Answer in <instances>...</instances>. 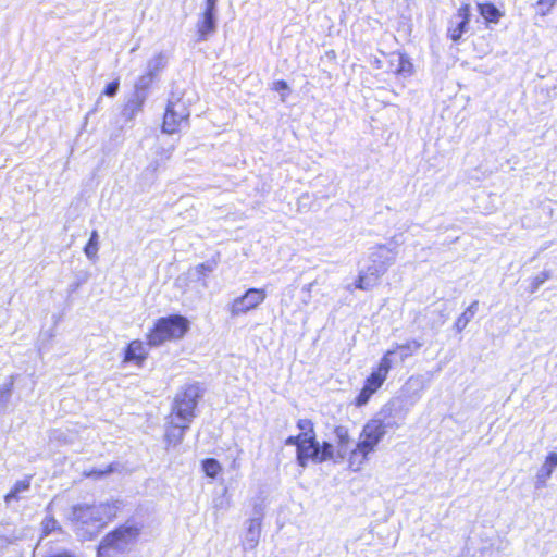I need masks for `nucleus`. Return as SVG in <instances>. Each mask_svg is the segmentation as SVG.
Listing matches in <instances>:
<instances>
[{
	"label": "nucleus",
	"instance_id": "obj_1",
	"mask_svg": "<svg viewBox=\"0 0 557 557\" xmlns=\"http://www.w3.org/2000/svg\"><path fill=\"white\" fill-rule=\"evenodd\" d=\"M299 434L288 436L286 445L296 447V460L300 467H307L309 462L322 463L327 460L338 462L344 460L343 451L338 450L335 444L327 441L321 444L317 442L314 423L311 419H299L297 421Z\"/></svg>",
	"mask_w": 557,
	"mask_h": 557
},
{
	"label": "nucleus",
	"instance_id": "obj_2",
	"mask_svg": "<svg viewBox=\"0 0 557 557\" xmlns=\"http://www.w3.org/2000/svg\"><path fill=\"white\" fill-rule=\"evenodd\" d=\"M190 330V321L182 314H169L157 319L146 334L148 346L158 347L166 342L185 337Z\"/></svg>",
	"mask_w": 557,
	"mask_h": 557
},
{
	"label": "nucleus",
	"instance_id": "obj_3",
	"mask_svg": "<svg viewBox=\"0 0 557 557\" xmlns=\"http://www.w3.org/2000/svg\"><path fill=\"white\" fill-rule=\"evenodd\" d=\"M141 528L137 523H123L108 532L97 547V557H114L137 541Z\"/></svg>",
	"mask_w": 557,
	"mask_h": 557
},
{
	"label": "nucleus",
	"instance_id": "obj_4",
	"mask_svg": "<svg viewBox=\"0 0 557 557\" xmlns=\"http://www.w3.org/2000/svg\"><path fill=\"white\" fill-rule=\"evenodd\" d=\"M395 350H387L381 357L379 363L372 369L366 377L363 385L354 399L356 407H362L368 404L370 398L383 386L393 368L392 356Z\"/></svg>",
	"mask_w": 557,
	"mask_h": 557
},
{
	"label": "nucleus",
	"instance_id": "obj_5",
	"mask_svg": "<svg viewBox=\"0 0 557 557\" xmlns=\"http://www.w3.org/2000/svg\"><path fill=\"white\" fill-rule=\"evenodd\" d=\"M202 397V389L199 384H187L174 396L169 414L191 422L196 417V409L199 399Z\"/></svg>",
	"mask_w": 557,
	"mask_h": 557
},
{
	"label": "nucleus",
	"instance_id": "obj_6",
	"mask_svg": "<svg viewBox=\"0 0 557 557\" xmlns=\"http://www.w3.org/2000/svg\"><path fill=\"white\" fill-rule=\"evenodd\" d=\"M265 298L267 292L264 288L251 287L243 295L234 298L228 304L227 310L232 317H240L256 310L264 302Z\"/></svg>",
	"mask_w": 557,
	"mask_h": 557
},
{
	"label": "nucleus",
	"instance_id": "obj_7",
	"mask_svg": "<svg viewBox=\"0 0 557 557\" xmlns=\"http://www.w3.org/2000/svg\"><path fill=\"white\" fill-rule=\"evenodd\" d=\"M189 119V110L186 103L176 98L170 100L166 104V109L162 121V132L166 134L177 133L183 124H186Z\"/></svg>",
	"mask_w": 557,
	"mask_h": 557
},
{
	"label": "nucleus",
	"instance_id": "obj_8",
	"mask_svg": "<svg viewBox=\"0 0 557 557\" xmlns=\"http://www.w3.org/2000/svg\"><path fill=\"white\" fill-rule=\"evenodd\" d=\"M387 432V425L383 419L371 418L362 426L357 444L368 449L372 454L376 450L379 444Z\"/></svg>",
	"mask_w": 557,
	"mask_h": 557
},
{
	"label": "nucleus",
	"instance_id": "obj_9",
	"mask_svg": "<svg viewBox=\"0 0 557 557\" xmlns=\"http://www.w3.org/2000/svg\"><path fill=\"white\" fill-rule=\"evenodd\" d=\"M457 20H450L447 25L446 36L454 44H458L467 32L471 20V7L462 3L456 12Z\"/></svg>",
	"mask_w": 557,
	"mask_h": 557
},
{
	"label": "nucleus",
	"instance_id": "obj_10",
	"mask_svg": "<svg viewBox=\"0 0 557 557\" xmlns=\"http://www.w3.org/2000/svg\"><path fill=\"white\" fill-rule=\"evenodd\" d=\"M190 423L191 422H187L178 418H172L171 414H168L163 435L165 449H171L182 444L184 435L189 429Z\"/></svg>",
	"mask_w": 557,
	"mask_h": 557
},
{
	"label": "nucleus",
	"instance_id": "obj_11",
	"mask_svg": "<svg viewBox=\"0 0 557 557\" xmlns=\"http://www.w3.org/2000/svg\"><path fill=\"white\" fill-rule=\"evenodd\" d=\"M146 345L148 344L140 339L131 341L124 348L123 362L143 367L149 355Z\"/></svg>",
	"mask_w": 557,
	"mask_h": 557
},
{
	"label": "nucleus",
	"instance_id": "obj_12",
	"mask_svg": "<svg viewBox=\"0 0 557 557\" xmlns=\"http://www.w3.org/2000/svg\"><path fill=\"white\" fill-rule=\"evenodd\" d=\"M371 454V451L356 443L352 449L346 451L344 459H346L347 469L352 472L361 471L369 461Z\"/></svg>",
	"mask_w": 557,
	"mask_h": 557
},
{
	"label": "nucleus",
	"instance_id": "obj_13",
	"mask_svg": "<svg viewBox=\"0 0 557 557\" xmlns=\"http://www.w3.org/2000/svg\"><path fill=\"white\" fill-rule=\"evenodd\" d=\"M385 272L383 267L371 265L366 271L360 272L355 281V287L360 290H368L375 286L380 277Z\"/></svg>",
	"mask_w": 557,
	"mask_h": 557
},
{
	"label": "nucleus",
	"instance_id": "obj_14",
	"mask_svg": "<svg viewBox=\"0 0 557 557\" xmlns=\"http://www.w3.org/2000/svg\"><path fill=\"white\" fill-rule=\"evenodd\" d=\"M557 468V453L550 451L546 455L541 468L537 470L535 475V487L543 488L547 485V481L550 479L553 472Z\"/></svg>",
	"mask_w": 557,
	"mask_h": 557
},
{
	"label": "nucleus",
	"instance_id": "obj_15",
	"mask_svg": "<svg viewBox=\"0 0 557 557\" xmlns=\"http://www.w3.org/2000/svg\"><path fill=\"white\" fill-rule=\"evenodd\" d=\"M215 30L214 13L205 11L196 24L198 40H206Z\"/></svg>",
	"mask_w": 557,
	"mask_h": 557
},
{
	"label": "nucleus",
	"instance_id": "obj_16",
	"mask_svg": "<svg viewBox=\"0 0 557 557\" xmlns=\"http://www.w3.org/2000/svg\"><path fill=\"white\" fill-rule=\"evenodd\" d=\"M476 10L479 14L482 16L485 24H497L500 18L504 16V13L490 1L479 2L476 4Z\"/></svg>",
	"mask_w": 557,
	"mask_h": 557
},
{
	"label": "nucleus",
	"instance_id": "obj_17",
	"mask_svg": "<svg viewBox=\"0 0 557 557\" xmlns=\"http://www.w3.org/2000/svg\"><path fill=\"white\" fill-rule=\"evenodd\" d=\"M332 433L334 435L336 448L343 451V457L345 458L346 451L352 442L349 428L343 424H338L333 428Z\"/></svg>",
	"mask_w": 557,
	"mask_h": 557
},
{
	"label": "nucleus",
	"instance_id": "obj_18",
	"mask_svg": "<svg viewBox=\"0 0 557 557\" xmlns=\"http://www.w3.org/2000/svg\"><path fill=\"white\" fill-rule=\"evenodd\" d=\"M33 475H26L22 480L16 481L10 491L4 494L3 500L5 504H11L13 500H20V494L23 492H27L30 488Z\"/></svg>",
	"mask_w": 557,
	"mask_h": 557
},
{
	"label": "nucleus",
	"instance_id": "obj_19",
	"mask_svg": "<svg viewBox=\"0 0 557 557\" xmlns=\"http://www.w3.org/2000/svg\"><path fill=\"white\" fill-rule=\"evenodd\" d=\"M479 307V301H472L465 311L456 319L454 327L457 332L466 329L468 323L474 318Z\"/></svg>",
	"mask_w": 557,
	"mask_h": 557
},
{
	"label": "nucleus",
	"instance_id": "obj_20",
	"mask_svg": "<svg viewBox=\"0 0 557 557\" xmlns=\"http://www.w3.org/2000/svg\"><path fill=\"white\" fill-rule=\"evenodd\" d=\"M201 468L205 474L211 479H215L223 470L221 463L214 458L203 459L201 461Z\"/></svg>",
	"mask_w": 557,
	"mask_h": 557
},
{
	"label": "nucleus",
	"instance_id": "obj_21",
	"mask_svg": "<svg viewBox=\"0 0 557 557\" xmlns=\"http://www.w3.org/2000/svg\"><path fill=\"white\" fill-rule=\"evenodd\" d=\"M394 73L397 76H410L413 73V64L409 58L405 54H400L398 58V65Z\"/></svg>",
	"mask_w": 557,
	"mask_h": 557
},
{
	"label": "nucleus",
	"instance_id": "obj_22",
	"mask_svg": "<svg viewBox=\"0 0 557 557\" xmlns=\"http://www.w3.org/2000/svg\"><path fill=\"white\" fill-rule=\"evenodd\" d=\"M556 3L557 0H537L535 3L536 14L541 17L548 15L553 11Z\"/></svg>",
	"mask_w": 557,
	"mask_h": 557
},
{
	"label": "nucleus",
	"instance_id": "obj_23",
	"mask_svg": "<svg viewBox=\"0 0 557 557\" xmlns=\"http://www.w3.org/2000/svg\"><path fill=\"white\" fill-rule=\"evenodd\" d=\"M84 252L88 258H95L98 252V233L97 231H92L89 237V240L84 247Z\"/></svg>",
	"mask_w": 557,
	"mask_h": 557
},
{
	"label": "nucleus",
	"instance_id": "obj_24",
	"mask_svg": "<svg viewBox=\"0 0 557 557\" xmlns=\"http://www.w3.org/2000/svg\"><path fill=\"white\" fill-rule=\"evenodd\" d=\"M115 470V466L113 463L108 465L104 469H90L89 471H86L84 475L86 478L91 479H101L110 473H112Z\"/></svg>",
	"mask_w": 557,
	"mask_h": 557
},
{
	"label": "nucleus",
	"instance_id": "obj_25",
	"mask_svg": "<svg viewBox=\"0 0 557 557\" xmlns=\"http://www.w3.org/2000/svg\"><path fill=\"white\" fill-rule=\"evenodd\" d=\"M101 509L103 510L104 516L107 517V521L102 522L100 527H104L109 521H113L117 518L119 507L115 504H101Z\"/></svg>",
	"mask_w": 557,
	"mask_h": 557
},
{
	"label": "nucleus",
	"instance_id": "obj_26",
	"mask_svg": "<svg viewBox=\"0 0 557 557\" xmlns=\"http://www.w3.org/2000/svg\"><path fill=\"white\" fill-rule=\"evenodd\" d=\"M419 346L420 345L417 342H408V343H405V344H401V345H397L392 350H395V352L397 350H400V351L404 352V357H407V356L411 355L413 349L419 348Z\"/></svg>",
	"mask_w": 557,
	"mask_h": 557
},
{
	"label": "nucleus",
	"instance_id": "obj_27",
	"mask_svg": "<svg viewBox=\"0 0 557 557\" xmlns=\"http://www.w3.org/2000/svg\"><path fill=\"white\" fill-rule=\"evenodd\" d=\"M550 277L548 272H542L537 276L533 277L531 281L530 292H535L544 282H546Z\"/></svg>",
	"mask_w": 557,
	"mask_h": 557
},
{
	"label": "nucleus",
	"instance_id": "obj_28",
	"mask_svg": "<svg viewBox=\"0 0 557 557\" xmlns=\"http://www.w3.org/2000/svg\"><path fill=\"white\" fill-rule=\"evenodd\" d=\"M117 89H119V79H115V81L109 83L104 87L102 94L108 97H113L117 92Z\"/></svg>",
	"mask_w": 557,
	"mask_h": 557
},
{
	"label": "nucleus",
	"instance_id": "obj_29",
	"mask_svg": "<svg viewBox=\"0 0 557 557\" xmlns=\"http://www.w3.org/2000/svg\"><path fill=\"white\" fill-rule=\"evenodd\" d=\"M212 265L210 263H200L196 267V273L201 276V277H205L208 273H210L212 271Z\"/></svg>",
	"mask_w": 557,
	"mask_h": 557
},
{
	"label": "nucleus",
	"instance_id": "obj_30",
	"mask_svg": "<svg viewBox=\"0 0 557 557\" xmlns=\"http://www.w3.org/2000/svg\"><path fill=\"white\" fill-rule=\"evenodd\" d=\"M271 89L277 92L288 90V84L283 79H278L273 82Z\"/></svg>",
	"mask_w": 557,
	"mask_h": 557
},
{
	"label": "nucleus",
	"instance_id": "obj_31",
	"mask_svg": "<svg viewBox=\"0 0 557 557\" xmlns=\"http://www.w3.org/2000/svg\"><path fill=\"white\" fill-rule=\"evenodd\" d=\"M46 557H78L76 556L73 552L71 550H67V549H64V550H60V552H57V553H53V554H50Z\"/></svg>",
	"mask_w": 557,
	"mask_h": 557
},
{
	"label": "nucleus",
	"instance_id": "obj_32",
	"mask_svg": "<svg viewBox=\"0 0 557 557\" xmlns=\"http://www.w3.org/2000/svg\"><path fill=\"white\" fill-rule=\"evenodd\" d=\"M216 2L218 0H206L205 1V11H209V12H215V7H216Z\"/></svg>",
	"mask_w": 557,
	"mask_h": 557
},
{
	"label": "nucleus",
	"instance_id": "obj_33",
	"mask_svg": "<svg viewBox=\"0 0 557 557\" xmlns=\"http://www.w3.org/2000/svg\"><path fill=\"white\" fill-rule=\"evenodd\" d=\"M9 392H10V388H7V389L4 391V398L8 396Z\"/></svg>",
	"mask_w": 557,
	"mask_h": 557
}]
</instances>
